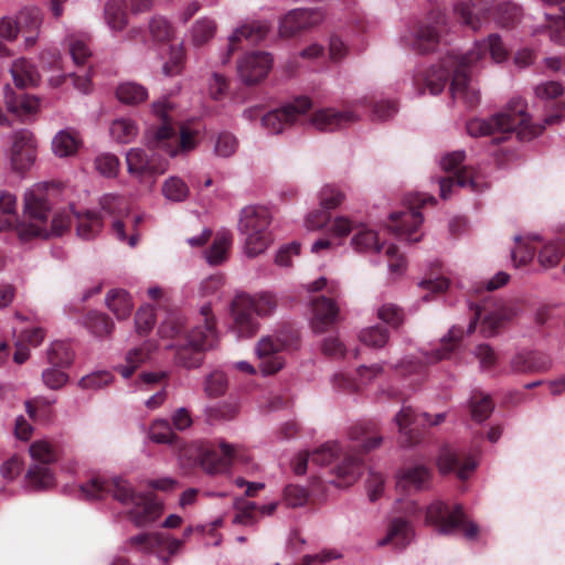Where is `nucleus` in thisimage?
Returning a JSON list of instances; mask_svg holds the SVG:
<instances>
[{
	"label": "nucleus",
	"mask_w": 565,
	"mask_h": 565,
	"mask_svg": "<svg viewBox=\"0 0 565 565\" xmlns=\"http://www.w3.org/2000/svg\"><path fill=\"white\" fill-rule=\"evenodd\" d=\"M565 92L563 84L558 81L541 82L533 87L536 98L548 102L561 97Z\"/></svg>",
	"instance_id": "obj_62"
},
{
	"label": "nucleus",
	"mask_w": 565,
	"mask_h": 565,
	"mask_svg": "<svg viewBox=\"0 0 565 565\" xmlns=\"http://www.w3.org/2000/svg\"><path fill=\"white\" fill-rule=\"evenodd\" d=\"M30 456L38 463L30 467L25 480L31 490L50 488L54 483V477L47 467L56 460L55 447L47 439H38L29 447Z\"/></svg>",
	"instance_id": "obj_13"
},
{
	"label": "nucleus",
	"mask_w": 565,
	"mask_h": 565,
	"mask_svg": "<svg viewBox=\"0 0 565 565\" xmlns=\"http://www.w3.org/2000/svg\"><path fill=\"white\" fill-rule=\"evenodd\" d=\"M472 355L478 361L481 372L491 371L497 365L498 354L489 344H478L472 350Z\"/></svg>",
	"instance_id": "obj_61"
},
{
	"label": "nucleus",
	"mask_w": 565,
	"mask_h": 565,
	"mask_svg": "<svg viewBox=\"0 0 565 565\" xmlns=\"http://www.w3.org/2000/svg\"><path fill=\"white\" fill-rule=\"evenodd\" d=\"M96 170L106 178H114L120 169V161L114 153H100L95 159Z\"/></svg>",
	"instance_id": "obj_64"
},
{
	"label": "nucleus",
	"mask_w": 565,
	"mask_h": 565,
	"mask_svg": "<svg viewBox=\"0 0 565 565\" xmlns=\"http://www.w3.org/2000/svg\"><path fill=\"white\" fill-rule=\"evenodd\" d=\"M511 370L515 373L546 372L552 366V360L540 352H519L511 359Z\"/></svg>",
	"instance_id": "obj_32"
},
{
	"label": "nucleus",
	"mask_w": 565,
	"mask_h": 565,
	"mask_svg": "<svg viewBox=\"0 0 565 565\" xmlns=\"http://www.w3.org/2000/svg\"><path fill=\"white\" fill-rule=\"evenodd\" d=\"M390 338L388 330L384 327L373 326L364 328L359 333V340L373 349L383 348Z\"/></svg>",
	"instance_id": "obj_55"
},
{
	"label": "nucleus",
	"mask_w": 565,
	"mask_h": 565,
	"mask_svg": "<svg viewBox=\"0 0 565 565\" xmlns=\"http://www.w3.org/2000/svg\"><path fill=\"white\" fill-rule=\"evenodd\" d=\"M154 344L150 341L145 342L139 348L129 350L126 354V365L119 366L118 371L124 379H128L132 375L135 370L147 361L150 352L154 350Z\"/></svg>",
	"instance_id": "obj_45"
},
{
	"label": "nucleus",
	"mask_w": 565,
	"mask_h": 565,
	"mask_svg": "<svg viewBox=\"0 0 565 565\" xmlns=\"http://www.w3.org/2000/svg\"><path fill=\"white\" fill-rule=\"evenodd\" d=\"M216 33V23L210 18L196 20L189 30L188 36L191 44L200 47L209 43Z\"/></svg>",
	"instance_id": "obj_44"
},
{
	"label": "nucleus",
	"mask_w": 565,
	"mask_h": 565,
	"mask_svg": "<svg viewBox=\"0 0 565 565\" xmlns=\"http://www.w3.org/2000/svg\"><path fill=\"white\" fill-rule=\"evenodd\" d=\"M487 54L494 63H502L508 58L509 51L499 34L492 33L481 41H476L465 54L450 53L443 57L425 76L426 87L430 94L437 95L443 92L451 76V97L468 107L476 106L480 100V93L467 71L477 67Z\"/></svg>",
	"instance_id": "obj_1"
},
{
	"label": "nucleus",
	"mask_w": 565,
	"mask_h": 565,
	"mask_svg": "<svg viewBox=\"0 0 565 565\" xmlns=\"http://www.w3.org/2000/svg\"><path fill=\"white\" fill-rule=\"evenodd\" d=\"M147 149L136 147L126 153L128 174L138 183H154L156 177L169 169V161L159 154L161 149H153L147 143Z\"/></svg>",
	"instance_id": "obj_11"
},
{
	"label": "nucleus",
	"mask_w": 565,
	"mask_h": 565,
	"mask_svg": "<svg viewBox=\"0 0 565 565\" xmlns=\"http://www.w3.org/2000/svg\"><path fill=\"white\" fill-rule=\"evenodd\" d=\"M232 246V234L226 230H221L215 234L214 241L210 248L205 250V259L211 266H217L227 258L228 250Z\"/></svg>",
	"instance_id": "obj_38"
},
{
	"label": "nucleus",
	"mask_w": 565,
	"mask_h": 565,
	"mask_svg": "<svg viewBox=\"0 0 565 565\" xmlns=\"http://www.w3.org/2000/svg\"><path fill=\"white\" fill-rule=\"evenodd\" d=\"M445 420V413H439L431 420L428 413L417 414L411 406H403L399 413L395 416V423L398 426L401 434L409 436L413 428L412 426H434Z\"/></svg>",
	"instance_id": "obj_30"
},
{
	"label": "nucleus",
	"mask_w": 565,
	"mask_h": 565,
	"mask_svg": "<svg viewBox=\"0 0 565 565\" xmlns=\"http://www.w3.org/2000/svg\"><path fill=\"white\" fill-rule=\"evenodd\" d=\"M76 233L83 239H92L96 237L103 227L102 217L98 213L86 211L85 213H76Z\"/></svg>",
	"instance_id": "obj_42"
},
{
	"label": "nucleus",
	"mask_w": 565,
	"mask_h": 565,
	"mask_svg": "<svg viewBox=\"0 0 565 565\" xmlns=\"http://www.w3.org/2000/svg\"><path fill=\"white\" fill-rule=\"evenodd\" d=\"M495 0H459L454 6L457 19L468 28L477 31L489 20Z\"/></svg>",
	"instance_id": "obj_23"
},
{
	"label": "nucleus",
	"mask_w": 565,
	"mask_h": 565,
	"mask_svg": "<svg viewBox=\"0 0 565 565\" xmlns=\"http://www.w3.org/2000/svg\"><path fill=\"white\" fill-rule=\"evenodd\" d=\"M13 83L19 88L34 86L39 82V74L34 65L24 57L15 60L11 67Z\"/></svg>",
	"instance_id": "obj_39"
},
{
	"label": "nucleus",
	"mask_w": 565,
	"mask_h": 565,
	"mask_svg": "<svg viewBox=\"0 0 565 565\" xmlns=\"http://www.w3.org/2000/svg\"><path fill=\"white\" fill-rule=\"evenodd\" d=\"M519 313L516 305L511 301L498 300L484 302L482 308L476 307L473 318L470 320L467 333L475 332L477 323L482 316L481 331L486 337L495 334L497 330L514 319Z\"/></svg>",
	"instance_id": "obj_14"
},
{
	"label": "nucleus",
	"mask_w": 565,
	"mask_h": 565,
	"mask_svg": "<svg viewBox=\"0 0 565 565\" xmlns=\"http://www.w3.org/2000/svg\"><path fill=\"white\" fill-rule=\"evenodd\" d=\"M268 30V24L262 21H253L236 28L228 36V50L222 62L227 63L231 54L237 49L238 42L242 40H246L252 43L258 42L265 38Z\"/></svg>",
	"instance_id": "obj_29"
},
{
	"label": "nucleus",
	"mask_w": 565,
	"mask_h": 565,
	"mask_svg": "<svg viewBox=\"0 0 565 565\" xmlns=\"http://www.w3.org/2000/svg\"><path fill=\"white\" fill-rule=\"evenodd\" d=\"M79 146L81 137L72 129L60 130L52 139V151L60 158L74 156Z\"/></svg>",
	"instance_id": "obj_37"
},
{
	"label": "nucleus",
	"mask_w": 565,
	"mask_h": 565,
	"mask_svg": "<svg viewBox=\"0 0 565 565\" xmlns=\"http://www.w3.org/2000/svg\"><path fill=\"white\" fill-rule=\"evenodd\" d=\"M446 31L445 15L440 10H436L426 22H419L404 31L401 41L415 52L427 53L435 50L443 41Z\"/></svg>",
	"instance_id": "obj_10"
},
{
	"label": "nucleus",
	"mask_w": 565,
	"mask_h": 565,
	"mask_svg": "<svg viewBox=\"0 0 565 565\" xmlns=\"http://www.w3.org/2000/svg\"><path fill=\"white\" fill-rule=\"evenodd\" d=\"M10 163L14 171L29 170L36 157V139L29 129H20L11 136Z\"/></svg>",
	"instance_id": "obj_19"
},
{
	"label": "nucleus",
	"mask_w": 565,
	"mask_h": 565,
	"mask_svg": "<svg viewBox=\"0 0 565 565\" xmlns=\"http://www.w3.org/2000/svg\"><path fill=\"white\" fill-rule=\"evenodd\" d=\"M466 158L462 150L452 151L445 154L440 160V166L445 171L454 172L455 178H439V192L440 196L446 200L450 196L451 189L457 185L461 188H469L472 192H481L488 188V182L468 167H462L461 163Z\"/></svg>",
	"instance_id": "obj_9"
},
{
	"label": "nucleus",
	"mask_w": 565,
	"mask_h": 565,
	"mask_svg": "<svg viewBox=\"0 0 565 565\" xmlns=\"http://www.w3.org/2000/svg\"><path fill=\"white\" fill-rule=\"evenodd\" d=\"M184 65V50L182 43L170 46L169 58L162 65L164 76L172 77L179 75Z\"/></svg>",
	"instance_id": "obj_60"
},
{
	"label": "nucleus",
	"mask_w": 565,
	"mask_h": 565,
	"mask_svg": "<svg viewBox=\"0 0 565 565\" xmlns=\"http://www.w3.org/2000/svg\"><path fill=\"white\" fill-rule=\"evenodd\" d=\"M105 303L118 320L127 319L134 309L130 295L120 288L109 290L106 294Z\"/></svg>",
	"instance_id": "obj_36"
},
{
	"label": "nucleus",
	"mask_w": 565,
	"mask_h": 565,
	"mask_svg": "<svg viewBox=\"0 0 565 565\" xmlns=\"http://www.w3.org/2000/svg\"><path fill=\"white\" fill-rule=\"evenodd\" d=\"M161 194L170 203H181L188 200L190 188L179 175H170L161 184Z\"/></svg>",
	"instance_id": "obj_43"
},
{
	"label": "nucleus",
	"mask_w": 565,
	"mask_h": 565,
	"mask_svg": "<svg viewBox=\"0 0 565 565\" xmlns=\"http://www.w3.org/2000/svg\"><path fill=\"white\" fill-rule=\"evenodd\" d=\"M477 466L478 461L475 456L457 452L449 447H444L437 458V467L440 473L456 472L461 480L469 478Z\"/></svg>",
	"instance_id": "obj_24"
},
{
	"label": "nucleus",
	"mask_w": 565,
	"mask_h": 565,
	"mask_svg": "<svg viewBox=\"0 0 565 565\" xmlns=\"http://www.w3.org/2000/svg\"><path fill=\"white\" fill-rule=\"evenodd\" d=\"M425 521L444 535H452L461 531L466 539L475 540L479 532L478 525L467 519L461 505L449 507L439 499L426 507Z\"/></svg>",
	"instance_id": "obj_8"
},
{
	"label": "nucleus",
	"mask_w": 565,
	"mask_h": 565,
	"mask_svg": "<svg viewBox=\"0 0 565 565\" xmlns=\"http://www.w3.org/2000/svg\"><path fill=\"white\" fill-rule=\"evenodd\" d=\"M273 66V57L267 52L246 53L237 62L239 79L246 85H255L263 81Z\"/></svg>",
	"instance_id": "obj_22"
},
{
	"label": "nucleus",
	"mask_w": 565,
	"mask_h": 565,
	"mask_svg": "<svg viewBox=\"0 0 565 565\" xmlns=\"http://www.w3.org/2000/svg\"><path fill=\"white\" fill-rule=\"evenodd\" d=\"M414 539L413 525L405 518L396 516L390 520L385 535L377 540L376 546L391 545L396 550H404Z\"/></svg>",
	"instance_id": "obj_26"
},
{
	"label": "nucleus",
	"mask_w": 565,
	"mask_h": 565,
	"mask_svg": "<svg viewBox=\"0 0 565 565\" xmlns=\"http://www.w3.org/2000/svg\"><path fill=\"white\" fill-rule=\"evenodd\" d=\"M111 138L119 143H129L138 136L139 128L131 118L115 119L109 127Z\"/></svg>",
	"instance_id": "obj_48"
},
{
	"label": "nucleus",
	"mask_w": 565,
	"mask_h": 565,
	"mask_svg": "<svg viewBox=\"0 0 565 565\" xmlns=\"http://www.w3.org/2000/svg\"><path fill=\"white\" fill-rule=\"evenodd\" d=\"M311 107L310 98L298 97L294 102L263 115L262 127L271 135L282 134L285 129L297 124Z\"/></svg>",
	"instance_id": "obj_17"
},
{
	"label": "nucleus",
	"mask_w": 565,
	"mask_h": 565,
	"mask_svg": "<svg viewBox=\"0 0 565 565\" xmlns=\"http://www.w3.org/2000/svg\"><path fill=\"white\" fill-rule=\"evenodd\" d=\"M559 115H550L544 119V125L532 124L525 113V103L522 98H514L508 107L490 118H473L467 122V132L471 137H484L502 135L497 141L507 139L515 134L520 140L529 141L541 135L545 126L559 122Z\"/></svg>",
	"instance_id": "obj_3"
},
{
	"label": "nucleus",
	"mask_w": 565,
	"mask_h": 565,
	"mask_svg": "<svg viewBox=\"0 0 565 565\" xmlns=\"http://www.w3.org/2000/svg\"><path fill=\"white\" fill-rule=\"evenodd\" d=\"M431 478V470L423 463L405 466L396 472V490L403 494L425 491L429 489Z\"/></svg>",
	"instance_id": "obj_21"
},
{
	"label": "nucleus",
	"mask_w": 565,
	"mask_h": 565,
	"mask_svg": "<svg viewBox=\"0 0 565 565\" xmlns=\"http://www.w3.org/2000/svg\"><path fill=\"white\" fill-rule=\"evenodd\" d=\"M350 245L358 253L383 255L391 274L399 275L405 268V259L396 247L381 243L377 233L364 223H359Z\"/></svg>",
	"instance_id": "obj_12"
},
{
	"label": "nucleus",
	"mask_w": 565,
	"mask_h": 565,
	"mask_svg": "<svg viewBox=\"0 0 565 565\" xmlns=\"http://www.w3.org/2000/svg\"><path fill=\"white\" fill-rule=\"evenodd\" d=\"M461 339V328L457 326L451 327L448 330L447 334L440 339L438 347L431 349L429 352H426L424 354L425 361L427 363H436L441 360L448 359L456 350Z\"/></svg>",
	"instance_id": "obj_34"
},
{
	"label": "nucleus",
	"mask_w": 565,
	"mask_h": 565,
	"mask_svg": "<svg viewBox=\"0 0 565 565\" xmlns=\"http://www.w3.org/2000/svg\"><path fill=\"white\" fill-rule=\"evenodd\" d=\"M19 32H36L40 30L43 18L41 10L33 8H24L18 15Z\"/></svg>",
	"instance_id": "obj_58"
},
{
	"label": "nucleus",
	"mask_w": 565,
	"mask_h": 565,
	"mask_svg": "<svg viewBox=\"0 0 565 565\" xmlns=\"http://www.w3.org/2000/svg\"><path fill=\"white\" fill-rule=\"evenodd\" d=\"M223 457L216 458L214 454H205L201 460L202 468L210 475L218 473L227 468L232 460L247 461L248 456L238 445L220 443Z\"/></svg>",
	"instance_id": "obj_27"
},
{
	"label": "nucleus",
	"mask_w": 565,
	"mask_h": 565,
	"mask_svg": "<svg viewBox=\"0 0 565 565\" xmlns=\"http://www.w3.org/2000/svg\"><path fill=\"white\" fill-rule=\"evenodd\" d=\"M116 98L121 104L136 106L146 102L149 97L148 89L136 82H121L116 87Z\"/></svg>",
	"instance_id": "obj_41"
},
{
	"label": "nucleus",
	"mask_w": 565,
	"mask_h": 565,
	"mask_svg": "<svg viewBox=\"0 0 565 565\" xmlns=\"http://www.w3.org/2000/svg\"><path fill=\"white\" fill-rule=\"evenodd\" d=\"M328 232L331 236L337 238H345L356 231L359 223L345 215L329 216Z\"/></svg>",
	"instance_id": "obj_57"
},
{
	"label": "nucleus",
	"mask_w": 565,
	"mask_h": 565,
	"mask_svg": "<svg viewBox=\"0 0 565 565\" xmlns=\"http://www.w3.org/2000/svg\"><path fill=\"white\" fill-rule=\"evenodd\" d=\"M149 438L157 444H173L177 435L167 419H156L149 427Z\"/></svg>",
	"instance_id": "obj_59"
},
{
	"label": "nucleus",
	"mask_w": 565,
	"mask_h": 565,
	"mask_svg": "<svg viewBox=\"0 0 565 565\" xmlns=\"http://www.w3.org/2000/svg\"><path fill=\"white\" fill-rule=\"evenodd\" d=\"M383 372V367L379 364L371 366L362 365L356 370L359 380H352L347 374L340 373L332 377V385L337 391L353 392L361 386L371 383L372 380L379 377Z\"/></svg>",
	"instance_id": "obj_28"
},
{
	"label": "nucleus",
	"mask_w": 565,
	"mask_h": 565,
	"mask_svg": "<svg viewBox=\"0 0 565 565\" xmlns=\"http://www.w3.org/2000/svg\"><path fill=\"white\" fill-rule=\"evenodd\" d=\"M271 217L267 209L263 206H246L241 211L238 231L264 232L269 231Z\"/></svg>",
	"instance_id": "obj_33"
},
{
	"label": "nucleus",
	"mask_w": 565,
	"mask_h": 565,
	"mask_svg": "<svg viewBox=\"0 0 565 565\" xmlns=\"http://www.w3.org/2000/svg\"><path fill=\"white\" fill-rule=\"evenodd\" d=\"M244 236V253L248 257H256L264 253L273 242L269 231L242 232Z\"/></svg>",
	"instance_id": "obj_47"
},
{
	"label": "nucleus",
	"mask_w": 565,
	"mask_h": 565,
	"mask_svg": "<svg viewBox=\"0 0 565 565\" xmlns=\"http://www.w3.org/2000/svg\"><path fill=\"white\" fill-rule=\"evenodd\" d=\"M79 490L86 499H103L111 492L114 499L129 509L130 519L137 526L152 523L161 514L162 504L160 502L149 495L135 492L131 484L120 477L106 480L95 476L86 483L81 484Z\"/></svg>",
	"instance_id": "obj_4"
},
{
	"label": "nucleus",
	"mask_w": 565,
	"mask_h": 565,
	"mask_svg": "<svg viewBox=\"0 0 565 565\" xmlns=\"http://www.w3.org/2000/svg\"><path fill=\"white\" fill-rule=\"evenodd\" d=\"M104 18L107 26L113 32H120L127 25V12L121 0H109L105 4Z\"/></svg>",
	"instance_id": "obj_46"
},
{
	"label": "nucleus",
	"mask_w": 565,
	"mask_h": 565,
	"mask_svg": "<svg viewBox=\"0 0 565 565\" xmlns=\"http://www.w3.org/2000/svg\"><path fill=\"white\" fill-rule=\"evenodd\" d=\"M287 348V340L282 334H270L259 339L255 353L259 360V369L264 375H270L285 365L280 353Z\"/></svg>",
	"instance_id": "obj_18"
},
{
	"label": "nucleus",
	"mask_w": 565,
	"mask_h": 565,
	"mask_svg": "<svg viewBox=\"0 0 565 565\" xmlns=\"http://www.w3.org/2000/svg\"><path fill=\"white\" fill-rule=\"evenodd\" d=\"M4 105L11 114L24 117L35 114L40 108V100L35 96L17 94L10 85L3 87Z\"/></svg>",
	"instance_id": "obj_31"
},
{
	"label": "nucleus",
	"mask_w": 565,
	"mask_h": 565,
	"mask_svg": "<svg viewBox=\"0 0 565 565\" xmlns=\"http://www.w3.org/2000/svg\"><path fill=\"white\" fill-rule=\"evenodd\" d=\"M369 105L367 96L356 98L351 105L344 109H337L333 107H324L315 110L309 119L308 125L323 132H332L342 129L361 119V115L358 114L354 108L358 106L365 107Z\"/></svg>",
	"instance_id": "obj_15"
},
{
	"label": "nucleus",
	"mask_w": 565,
	"mask_h": 565,
	"mask_svg": "<svg viewBox=\"0 0 565 565\" xmlns=\"http://www.w3.org/2000/svg\"><path fill=\"white\" fill-rule=\"evenodd\" d=\"M184 540L175 539L167 533H154L152 539V552L156 553L162 564L168 565L173 556L180 553Z\"/></svg>",
	"instance_id": "obj_35"
},
{
	"label": "nucleus",
	"mask_w": 565,
	"mask_h": 565,
	"mask_svg": "<svg viewBox=\"0 0 565 565\" xmlns=\"http://www.w3.org/2000/svg\"><path fill=\"white\" fill-rule=\"evenodd\" d=\"M434 201L435 199L433 196L416 194L411 201L412 206L391 214L390 223L387 224L388 230L401 239L418 242L422 237L418 231L423 224V215L414 205Z\"/></svg>",
	"instance_id": "obj_16"
},
{
	"label": "nucleus",
	"mask_w": 565,
	"mask_h": 565,
	"mask_svg": "<svg viewBox=\"0 0 565 565\" xmlns=\"http://www.w3.org/2000/svg\"><path fill=\"white\" fill-rule=\"evenodd\" d=\"M361 473V459L355 455H345L335 470L338 478L337 486L349 487L360 478Z\"/></svg>",
	"instance_id": "obj_40"
},
{
	"label": "nucleus",
	"mask_w": 565,
	"mask_h": 565,
	"mask_svg": "<svg viewBox=\"0 0 565 565\" xmlns=\"http://www.w3.org/2000/svg\"><path fill=\"white\" fill-rule=\"evenodd\" d=\"M319 204L326 210L339 207L345 200V194L341 188L334 184L323 185L318 193Z\"/></svg>",
	"instance_id": "obj_54"
},
{
	"label": "nucleus",
	"mask_w": 565,
	"mask_h": 565,
	"mask_svg": "<svg viewBox=\"0 0 565 565\" xmlns=\"http://www.w3.org/2000/svg\"><path fill=\"white\" fill-rule=\"evenodd\" d=\"M539 239L537 235H530L527 237L515 236L514 241L516 243L515 248L512 250V260L516 267L521 265H526L534 257V248L529 245V241Z\"/></svg>",
	"instance_id": "obj_56"
},
{
	"label": "nucleus",
	"mask_w": 565,
	"mask_h": 565,
	"mask_svg": "<svg viewBox=\"0 0 565 565\" xmlns=\"http://www.w3.org/2000/svg\"><path fill=\"white\" fill-rule=\"evenodd\" d=\"M326 19V12L321 8H301L290 10L279 21V34L290 38L298 32L321 24Z\"/></svg>",
	"instance_id": "obj_20"
},
{
	"label": "nucleus",
	"mask_w": 565,
	"mask_h": 565,
	"mask_svg": "<svg viewBox=\"0 0 565 565\" xmlns=\"http://www.w3.org/2000/svg\"><path fill=\"white\" fill-rule=\"evenodd\" d=\"M173 106L167 98H160L151 104V113L161 120L159 127L149 129L145 140L153 149H161L169 157L174 158L182 152H189L196 147L195 134L186 128L177 132L171 124L169 113Z\"/></svg>",
	"instance_id": "obj_5"
},
{
	"label": "nucleus",
	"mask_w": 565,
	"mask_h": 565,
	"mask_svg": "<svg viewBox=\"0 0 565 565\" xmlns=\"http://www.w3.org/2000/svg\"><path fill=\"white\" fill-rule=\"evenodd\" d=\"M339 316V307L331 298L319 296L311 301L310 324L316 333H322L333 326Z\"/></svg>",
	"instance_id": "obj_25"
},
{
	"label": "nucleus",
	"mask_w": 565,
	"mask_h": 565,
	"mask_svg": "<svg viewBox=\"0 0 565 565\" xmlns=\"http://www.w3.org/2000/svg\"><path fill=\"white\" fill-rule=\"evenodd\" d=\"M277 307V299L271 292L255 295L242 294L232 303L234 328L239 337H252L258 330L256 317H267Z\"/></svg>",
	"instance_id": "obj_6"
},
{
	"label": "nucleus",
	"mask_w": 565,
	"mask_h": 565,
	"mask_svg": "<svg viewBox=\"0 0 565 565\" xmlns=\"http://www.w3.org/2000/svg\"><path fill=\"white\" fill-rule=\"evenodd\" d=\"M308 501V492L305 488L288 484L284 488L281 502L287 508H300L303 507Z\"/></svg>",
	"instance_id": "obj_63"
},
{
	"label": "nucleus",
	"mask_w": 565,
	"mask_h": 565,
	"mask_svg": "<svg viewBox=\"0 0 565 565\" xmlns=\"http://www.w3.org/2000/svg\"><path fill=\"white\" fill-rule=\"evenodd\" d=\"M200 319L203 324L195 326L188 335V344L177 351V362L188 369L200 366L201 351L212 349L217 343L214 317L209 303L201 307Z\"/></svg>",
	"instance_id": "obj_7"
},
{
	"label": "nucleus",
	"mask_w": 565,
	"mask_h": 565,
	"mask_svg": "<svg viewBox=\"0 0 565 565\" xmlns=\"http://www.w3.org/2000/svg\"><path fill=\"white\" fill-rule=\"evenodd\" d=\"M49 184L39 182L24 193L23 214L25 221L17 217V199L7 191L0 192V232L13 230L22 241L33 236H46V217L50 213Z\"/></svg>",
	"instance_id": "obj_2"
},
{
	"label": "nucleus",
	"mask_w": 565,
	"mask_h": 565,
	"mask_svg": "<svg viewBox=\"0 0 565 565\" xmlns=\"http://www.w3.org/2000/svg\"><path fill=\"white\" fill-rule=\"evenodd\" d=\"M521 15V8L510 2L498 4L493 11V19L495 23L502 28H511L515 25L520 21Z\"/></svg>",
	"instance_id": "obj_50"
},
{
	"label": "nucleus",
	"mask_w": 565,
	"mask_h": 565,
	"mask_svg": "<svg viewBox=\"0 0 565 565\" xmlns=\"http://www.w3.org/2000/svg\"><path fill=\"white\" fill-rule=\"evenodd\" d=\"M71 345L64 341H54L47 350V361L54 366H68L73 362Z\"/></svg>",
	"instance_id": "obj_52"
},
{
	"label": "nucleus",
	"mask_w": 565,
	"mask_h": 565,
	"mask_svg": "<svg viewBox=\"0 0 565 565\" xmlns=\"http://www.w3.org/2000/svg\"><path fill=\"white\" fill-rule=\"evenodd\" d=\"M205 89L211 99L221 100L228 93L230 79L223 73L212 72L206 78Z\"/></svg>",
	"instance_id": "obj_51"
},
{
	"label": "nucleus",
	"mask_w": 565,
	"mask_h": 565,
	"mask_svg": "<svg viewBox=\"0 0 565 565\" xmlns=\"http://www.w3.org/2000/svg\"><path fill=\"white\" fill-rule=\"evenodd\" d=\"M149 32L152 40L156 42H169L175 35L173 25L162 15H154L151 18L149 22Z\"/></svg>",
	"instance_id": "obj_53"
},
{
	"label": "nucleus",
	"mask_w": 565,
	"mask_h": 565,
	"mask_svg": "<svg viewBox=\"0 0 565 565\" xmlns=\"http://www.w3.org/2000/svg\"><path fill=\"white\" fill-rule=\"evenodd\" d=\"M87 330L96 338H106L114 330V322L108 316L100 312H89L84 320Z\"/></svg>",
	"instance_id": "obj_49"
}]
</instances>
